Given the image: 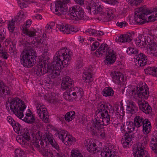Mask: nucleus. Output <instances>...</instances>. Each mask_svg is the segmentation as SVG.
Instances as JSON below:
<instances>
[{"label":"nucleus","mask_w":157,"mask_h":157,"mask_svg":"<svg viewBox=\"0 0 157 157\" xmlns=\"http://www.w3.org/2000/svg\"><path fill=\"white\" fill-rule=\"evenodd\" d=\"M72 56V52L69 49L66 47L60 49L54 57L52 65L48 70L50 78L53 79L58 76L61 65L65 67L68 64Z\"/></svg>","instance_id":"f257e3e1"},{"label":"nucleus","mask_w":157,"mask_h":157,"mask_svg":"<svg viewBox=\"0 0 157 157\" xmlns=\"http://www.w3.org/2000/svg\"><path fill=\"white\" fill-rule=\"evenodd\" d=\"M32 48L31 45L27 42L25 46V49L21 54L20 61L24 67L29 68L36 63V53Z\"/></svg>","instance_id":"f03ea898"},{"label":"nucleus","mask_w":157,"mask_h":157,"mask_svg":"<svg viewBox=\"0 0 157 157\" xmlns=\"http://www.w3.org/2000/svg\"><path fill=\"white\" fill-rule=\"evenodd\" d=\"M6 107L10 109L19 118L21 119L23 118L24 110L26 108L24 101H22L18 98L12 99L11 101H7L6 104Z\"/></svg>","instance_id":"7ed1b4c3"},{"label":"nucleus","mask_w":157,"mask_h":157,"mask_svg":"<svg viewBox=\"0 0 157 157\" xmlns=\"http://www.w3.org/2000/svg\"><path fill=\"white\" fill-rule=\"evenodd\" d=\"M108 45L105 43H102L95 52L96 56L99 57L103 54L106 55V59L105 63L107 65L112 64L115 62L116 59V56L113 53V50L109 49Z\"/></svg>","instance_id":"20e7f679"},{"label":"nucleus","mask_w":157,"mask_h":157,"mask_svg":"<svg viewBox=\"0 0 157 157\" xmlns=\"http://www.w3.org/2000/svg\"><path fill=\"white\" fill-rule=\"evenodd\" d=\"M65 16L73 21H77L85 18L84 11L79 6H75L69 9L66 13Z\"/></svg>","instance_id":"39448f33"},{"label":"nucleus","mask_w":157,"mask_h":157,"mask_svg":"<svg viewBox=\"0 0 157 157\" xmlns=\"http://www.w3.org/2000/svg\"><path fill=\"white\" fill-rule=\"evenodd\" d=\"M33 145L44 157H53V152L48 150L47 143L44 140L37 139L33 143Z\"/></svg>","instance_id":"423d86ee"},{"label":"nucleus","mask_w":157,"mask_h":157,"mask_svg":"<svg viewBox=\"0 0 157 157\" xmlns=\"http://www.w3.org/2000/svg\"><path fill=\"white\" fill-rule=\"evenodd\" d=\"M132 95H136L142 99H147L149 95V89L147 85L140 83L132 91Z\"/></svg>","instance_id":"0eeeda50"},{"label":"nucleus","mask_w":157,"mask_h":157,"mask_svg":"<svg viewBox=\"0 0 157 157\" xmlns=\"http://www.w3.org/2000/svg\"><path fill=\"white\" fill-rule=\"evenodd\" d=\"M75 91L72 89L71 91L70 90H67L64 94V98L67 100H71L73 98L72 97L73 96L75 97V99L78 98L80 100L83 94L82 89L81 88H77Z\"/></svg>","instance_id":"6e6552de"},{"label":"nucleus","mask_w":157,"mask_h":157,"mask_svg":"<svg viewBox=\"0 0 157 157\" xmlns=\"http://www.w3.org/2000/svg\"><path fill=\"white\" fill-rule=\"evenodd\" d=\"M55 4V13L58 16L64 15L67 7L66 4L69 2L70 0H56Z\"/></svg>","instance_id":"1a4fd4ad"},{"label":"nucleus","mask_w":157,"mask_h":157,"mask_svg":"<svg viewBox=\"0 0 157 157\" xmlns=\"http://www.w3.org/2000/svg\"><path fill=\"white\" fill-rule=\"evenodd\" d=\"M37 113L39 117L45 123L49 121V115L46 108L44 105L39 103L37 104L36 106Z\"/></svg>","instance_id":"9d476101"},{"label":"nucleus","mask_w":157,"mask_h":157,"mask_svg":"<svg viewBox=\"0 0 157 157\" xmlns=\"http://www.w3.org/2000/svg\"><path fill=\"white\" fill-rule=\"evenodd\" d=\"M113 12L114 11L112 9L107 8L105 11L104 10L101 13H99L97 19L104 22L110 21L113 18Z\"/></svg>","instance_id":"9b49d317"},{"label":"nucleus","mask_w":157,"mask_h":157,"mask_svg":"<svg viewBox=\"0 0 157 157\" xmlns=\"http://www.w3.org/2000/svg\"><path fill=\"white\" fill-rule=\"evenodd\" d=\"M116 149L113 145H109L101 151V157H120L115 152Z\"/></svg>","instance_id":"f8f14e48"},{"label":"nucleus","mask_w":157,"mask_h":157,"mask_svg":"<svg viewBox=\"0 0 157 157\" xmlns=\"http://www.w3.org/2000/svg\"><path fill=\"white\" fill-rule=\"evenodd\" d=\"M134 59L135 65L138 67L144 66L147 62V56L142 53H140L138 55H136Z\"/></svg>","instance_id":"ddd939ff"},{"label":"nucleus","mask_w":157,"mask_h":157,"mask_svg":"<svg viewBox=\"0 0 157 157\" xmlns=\"http://www.w3.org/2000/svg\"><path fill=\"white\" fill-rule=\"evenodd\" d=\"M56 29H58L63 33L66 34H70L72 32L76 33L78 31L75 27L70 25H64L63 24L57 25Z\"/></svg>","instance_id":"4468645a"},{"label":"nucleus","mask_w":157,"mask_h":157,"mask_svg":"<svg viewBox=\"0 0 157 157\" xmlns=\"http://www.w3.org/2000/svg\"><path fill=\"white\" fill-rule=\"evenodd\" d=\"M87 150L90 152L96 153L99 152L101 148L97 147L96 144L89 139L85 140L84 143Z\"/></svg>","instance_id":"2eb2a0df"},{"label":"nucleus","mask_w":157,"mask_h":157,"mask_svg":"<svg viewBox=\"0 0 157 157\" xmlns=\"http://www.w3.org/2000/svg\"><path fill=\"white\" fill-rule=\"evenodd\" d=\"M43 57V60L44 65L43 66L41 63L40 65H41V68L43 75L47 72H48V70L50 69V67H49L50 58L48 52H44Z\"/></svg>","instance_id":"dca6fc26"},{"label":"nucleus","mask_w":157,"mask_h":157,"mask_svg":"<svg viewBox=\"0 0 157 157\" xmlns=\"http://www.w3.org/2000/svg\"><path fill=\"white\" fill-rule=\"evenodd\" d=\"M74 84V82L70 78L66 76L63 78L62 80L61 86V88L63 90H66L69 89L68 90L71 91L72 88L71 87Z\"/></svg>","instance_id":"f3484780"},{"label":"nucleus","mask_w":157,"mask_h":157,"mask_svg":"<svg viewBox=\"0 0 157 157\" xmlns=\"http://www.w3.org/2000/svg\"><path fill=\"white\" fill-rule=\"evenodd\" d=\"M87 9L90 10L91 14H98L102 11V8L101 6L98 3H90L87 7Z\"/></svg>","instance_id":"a211bd4d"},{"label":"nucleus","mask_w":157,"mask_h":157,"mask_svg":"<svg viewBox=\"0 0 157 157\" xmlns=\"http://www.w3.org/2000/svg\"><path fill=\"white\" fill-rule=\"evenodd\" d=\"M111 76L113 81L116 84H119L124 79V76L121 72L115 71L112 72Z\"/></svg>","instance_id":"6ab92c4d"},{"label":"nucleus","mask_w":157,"mask_h":157,"mask_svg":"<svg viewBox=\"0 0 157 157\" xmlns=\"http://www.w3.org/2000/svg\"><path fill=\"white\" fill-rule=\"evenodd\" d=\"M140 144H138L136 147L133 148V154L134 157H142L144 153V146Z\"/></svg>","instance_id":"aec40b11"},{"label":"nucleus","mask_w":157,"mask_h":157,"mask_svg":"<svg viewBox=\"0 0 157 157\" xmlns=\"http://www.w3.org/2000/svg\"><path fill=\"white\" fill-rule=\"evenodd\" d=\"M134 36L133 33H128L126 34L122 35L116 38V40L119 42L124 43L126 42H129L132 40Z\"/></svg>","instance_id":"412c9836"},{"label":"nucleus","mask_w":157,"mask_h":157,"mask_svg":"<svg viewBox=\"0 0 157 157\" xmlns=\"http://www.w3.org/2000/svg\"><path fill=\"white\" fill-rule=\"evenodd\" d=\"M139 108L144 113L149 114L152 111L151 108L147 102H142L140 100L138 101Z\"/></svg>","instance_id":"4be33fe9"},{"label":"nucleus","mask_w":157,"mask_h":157,"mask_svg":"<svg viewBox=\"0 0 157 157\" xmlns=\"http://www.w3.org/2000/svg\"><path fill=\"white\" fill-rule=\"evenodd\" d=\"M101 125L94 120L93 122V126L90 128V130L92 132L93 135L98 136L101 133Z\"/></svg>","instance_id":"5701e85b"},{"label":"nucleus","mask_w":157,"mask_h":157,"mask_svg":"<svg viewBox=\"0 0 157 157\" xmlns=\"http://www.w3.org/2000/svg\"><path fill=\"white\" fill-rule=\"evenodd\" d=\"M97 108L98 110L96 112L99 113L104 112L106 110H109L110 111L111 110H112V106L109 104L107 105L103 102H100L98 105Z\"/></svg>","instance_id":"b1692460"},{"label":"nucleus","mask_w":157,"mask_h":157,"mask_svg":"<svg viewBox=\"0 0 157 157\" xmlns=\"http://www.w3.org/2000/svg\"><path fill=\"white\" fill-rule=\"evenodd\" d=\"M142 125L143 133L145 134H148L151 131V123L148 119H145V121Z\"/></svg>","instance_id":"393cba45"},{"label":"nucleus","mask_w":157,"mask_h":157,"mask_svg":"<svg viewBox=\"0 0 157 157\" xmlns=\"http://www.w3.org/2000/svg\"><path fill=\"white\" fill-rule=\"evenodd\" d=\"M145 121V119L141 116L136 115L134 119V123L137 128L142 126L143 123Z\"/></svg>","instance_id":"a878e982"},{"label":"nucleus","mask_w":157,"mask_h":157,"mask_svg":"<svg viewBox=\"0 0 157 157\" xmlns=\"http://www.w3.org/2000/svg\"><path fill=\"white\" fill-rule=\"evenodd\" d=\"M25 17V14L21 10L17 13V17L14 18L13 21H16L19 24L23 21Z\"/></svg>","instance_id":"bb28decb"},{"label":"nucleus","mask_w":157,"mask_h":157,"mask_svg":"<svg viewBox=\"0 0 157 157\" xmlns=\"http://www.w3.org/2000/svg\"><path fill=\"white\" fill-rule=\"evenodd\" d=\"M90 70L88 69L85 71L83 74L82 80L84 82L86 83H89L91 81L92 75L90 72Z\"/></svg>","instance_id":"cd10ccee"},{"label":"nucleus","mask_w":157,"mask_h":157,"mask_svg":"<svg viewBox=\"0 0 157 157\" xmlns=\"http://www.w3.org/2000/svg\"><path fill=\"white\" fill-rule=\"evenodd\" d=\"M150 146L151 149L157 155V133L155 134V139H151Z\"/></svg>","instance_id":"c85d7f7f"},{"label":"nucleus","mask_w":157,"mask_h":157,"mask_svg":"<svg viewBox=\"0 0 157 157\" xmlns=\"http://www.w3.org/2000/svg\"><path fill=\"white\" fill-rule=\"evenodd\" d=\"M146 74L152 75L157 77V68L155 67H148L144 69Z\"/></svg>","instance_id":"c756f323"},{"label":"nucleus","mask_w":157,"mask_h":157,"mask_svg":"<svg viewBox=\"0 0 157 157\" xmlns=\"http://www.w3.org/2000/svg\"><path fill=\"white\" fill-rule=\"evenodd\" d=\"M98 116V121H96L101 125H107L109 124L110 121V116L108 117H107L106 118L104 119L100 118V116L101 117V116L100 115Z\"/></svg>","instance_id":"7c9ffc66"},{"label":"nucleus","mask_w":157,"mask_h":157,"mask_svg":"<svg viewBox=\"0 0 157 157\" xmlns=\"http://www.w3.org/2000/svg\"><path fill=\"white\" fill-rule=\"evenodd\" d=\"M110 111L109 110L105 111V112H100L98 113V112H96L95 114L96 115L95 116V121H98V116H101V117L100 116V118H102L103 119L106 118L107 117H109L110 116Z\"/></svg>","instance_id":"2f4dec72"},{"label":"nucleus","mask_w":157,"mask_h":157,"mask_svg":"<svg viewBox=\"0 0 157 157\" xmlns=\"http://www.w3.org/2000/svg\"><path fill=\"white\" fill-rule=\"evenodd\" d=\"M102 93L105 97L112 96L114 94V91L111 88L106 87L102 91Z\"/></svg>","instance_id":"473e14b6"},{"label":"nucleus","mask_w":157,"mask_h":157,"mask_svg":"<svg viewBox=\"0 0 157 157\" xmlns=\"http://www.w3.org/2000/svg\"><path fill=\"white\" fill-rule=\"evenodd\" d=\"M75 117V112L74 111H71L67 113L64 116V118L66 121L69 122L72 121Z\"/></svg>","instance_id":"72a5a7b5"},{"label":"nucleus","mask_w":157,"mask_h":157,"mask_svg":"<svg viewBox=\"0 0 157 157\" xmlns=\"http://www.w3.org/2000/svg\"><path fill=\"white\" fill-rule=\"evenodd\" d=\"M67 132V131L65 130H62L58 133V136L59 138L64 144L66 141V140H64L65 137L68 136Z\"/></svg>","instance_id":"f704fd0d"},{"label":"nucleus","mask_w":157,"mask_h":157,"mask_svg":"<svg viewBox=\"0 0 157 157\" xmlns=\"http://www.w3.org/2000/svg\"><path fill=\"white\" fill-rule=\"evenodd\" d=\"M14 123L12 125L15 132L17 133L21 134L22 131L21 126L17 122Z\"/></svg>","instance_id":"c9c22d12"},{"label":"nucleus","mask_w":157,"mask_h":157,"mask_svg":"<svg viewBox=\"0 0 157 157\" xmlns=\"http://www.w3.org/2000/svg\"><path fill=\"white\" fill-rule=\"evenodd\" d=\"M21 134L22 137H23L26 141H29L30 140V134L28 130L26 129L25 130L24 129Z\"/></svg>","instance_id":"e433bc0d"},{"label":"nucleus","mask_w":157,"mask_h":157,"mask_svg":"<svg viewBox=\"0 0 157 157\" xmlns=\"http://www.w3.org/2000/svg\"><path fill=\"white\" fill-rule=\"evenodd\" d=\"M126 124L127 126V129L128 132H132L135 129L136 126L134 122L131 121H127Z\"/></svg>","instance_id":"4c0bfd02"},{"label":"nucleus","mask_w":157,"mask_h":157,"mask_svg":"<svg viewBox=\"0 0 157 157\" xmlns=\"http://www.w3.org/2000/svg\"><path fill=\"white\" fill-rule=\"evenodd\" d=\"M64 140H66L64 144L66 145H68L69 144H71L76 141L75 138L70 135H68V136L66 137Z\"/></svg>","instance_id":"58836bf2"},{"label":"nucleus","mask_w":157,"mask_h":157,"mask_svg":"<svg viewBox=\"0 0 157 157\" xmlns=\"http://www.w3.org/2000/svg\"><path fill=\"white\" fill-rule=\"evenodd\" d=\"M124 136V139L126 140V141H129L131 143V142L133 139L134 134L132 132H128V133L125 132Z\"/></svg>","instance_id":"ea45409f"},{"label":"nucleus","mask_w":157,"mask_h":157,"mask_svg":"<svg viewBox=\"0 0 157 157\" xmlns=\"http://www.w3.org/2000/svg\"><path fill=\"white\" fill-rule=\"evenodd\" d=\"M21 119L29 124L33 123L35 121L34 117L33 115H32L31 117H25L23 118H22Z\"/></svg>","instance_id":"a19ab883"},{"label":"nucleus","mask_w":157,"mask_h":157,"mask_svg":"<svg viewBox=\"0 0 157 157\" xmlns=\"http://www.w3.org/2000/svg\"><path fill=\"white\" fill-rule=\"evenodd\" d=\"M16 157H26L24 151L20 149H17L15 150Z\"/></svg>","instance_id":"79ce46f5"},{"label":"nucleus","mask_w":157,"mask_h":157,"mask_svg":"<svg viewBox=\"0 0 157 157\" xmlns=\"http://www.w3.org/2000/svg\"><path fill=\"white\" fill-rule=\"evenodd\" d=\"M138 50L137 49L131 47H129L127 50V52L129 55L136 54L138 53Z\"/></svg>","instance_id":"37998d69"},{"label":"nucleus","mask_w":157,"mask_h":157,"mask_svg":"<svg viewBox=\"0 0 157 157\" xmlns=\"http://www.w3.org/2000/svg\"><path fill=\"white\" fill-rule=\"evenodd\" d=\"M71 157H83L82 154L78 150H72L71 152Z\"/></svg>","instance_id":"c03bdc74"},{"label":"nucleus","mask_w":157,"mask_h":157,"mask_svg":"<svg viewBox=\"0 0 157 157\" xmlns=\"http://www.w3.org/2000/svg\"><path fill=\"white\" fill-rule=\"evenodd\" d=\"M83 66V65L82 59L81 58L78 59L76 63V68L77 69H79L81 68H82Z\"/></svg>","instance_id":"a18cd8bd"},{"label":"nucleus","mask_w":157,"mask_h":157,"mask_svg":"<svg viewBox=\"0 0 157 157\" xmlns=\"http://www.w3.org/2000/svg\"><path fill=\"white\" fill-rule=\"evenodd\" d=\"M140 38L141 41L138 46L141 48H144L147 44L146 42V40L144 36L140 37Z\"/></svg>","instance_id":"49530a36"},{"label":"nucleus","mask_w":157,"mask_h":157,"mask_svg":"<svg viewBox=\"0 0 157 157\" xmlns=\"http://www.w3.org/2000/svg\"><path fill=\"white\" fill-rule=\"evenodd\" d=\"M6 29L4 28H1L0 29V38L2 40H4L6 35Z\"/></svg>","instance_id":"de8ad7c7"},{"label":"nucleus","mask_w":157,"mask_h":157,"mask_svg":"<svg viewBox=\"0 0 157 157\" xmlns=\"http://www.w3.org/2000/svg\"><path fill=\"white\" fill-rule=\"evenodd\" d=\"M54 157H66L64 154L60 151H57L53 152Z\"/></svg>","instance_id":"09e8293b"},{"label":"nucleus","mask_w":157,"mask_h":157,"mask_svg":"<svg viewBox=\"0 0 157 157\" xmlns=\"http://www.w3.org/2000/svg\"><path fill=\"white\" fill-rule=\"evenodd\" d=\"M16 140L17 142L20 144H24L26 145L28 144L27 141H26L22 137V136H21L17 137L16 138Z\"/></svg>","instance_id":"8fccbe9b"},{"label":"nucleus","mask_w":157,"mask_h":157,"mask_svg":"<svg viewBox=\"0 0 157 157\" xmlns=\"http://www.w3.org/2000/svg\"><path fill=\"white\" fill-rule=\"evenodd\" d=\"M50 144L52 145V147L56 149L55 151H60L59 147L58 144L56 143V141L54 140L53 141H52Z\"/></svg>","instance_id":"3c124183"},{"label":"nucleus","mask_w":157,"mask_h":157,"mask_svg":"<svg viewBox=\"0 0 157 157\" xmlns=\"http://www.w3.org/2000/svg\"><path fill=\"white\" fill-rule=\"evenodd\" d=\"M127 106L126 110L128 111L130 113L132 114L135 112V111L137 110V109H136L133 108L132 107L128 104H127Z\"/></svg>","instance_id":"603ef678"},{"label":"nucleus","mask_w":157,"mask_h":157,"mask_svg":"<svg viewBox=\"0 0 157 157\" xmlns=\"http://www.w3.org/2000/svg\"><path fill=\"white\" fill-rule=\"evenodd\" d=\"M25 34L29 37H33L36 35V32L34 31L28 30Z\"/></svg>","instance_id":"864d4df0"},{"label":"nucleus","mask_w":157,"mask_h":157,"mask_svg":"<svg viewBox=\"0 0 157 157\" xmlns=\"http://www.w3.org/2000/svg\"><path fill=\"white\" fill-rule=\"evenodd\" d=\"M9 56L7 53L6 52H3V49L1 50V52H0V57H2L4 59H7Z\"/></svg>","instance_id":"5fc2aeb1"},{"label":"nucleus","mask_w":157,"mask_h":157,"mask_svg":"<svg viewBox=\"0 0 157 157\" xmlns=\"http://www.w3.org/2000/svg\"><path fill=\"white\" fill-rule=\"evenodd\" d=\"M149 138L147 136H144L143 139V143H138V144H140L144 146V148H145L146 147V145L147 143V141H148Z\"/></svg>","instance_id":"6e6d98bb"},{"label":"nucleus","mask_w":157,"mask_h":157,"mask_svg":"<svg viewBox=\"0 0 157 157\" xmlns=\"http://www.w3.org/2000/svg\"><path fill=\"white\" fill-rule=\"evenodd\" d=\"M45 134L46 138L50 143L52 142V141H53V140H54L52 137V135L51 133L48 132V133L46 132Z\"/></svg>","instance_id":"4d7b16f0"},{"label":"nucleus","mask_w":157,"mask_h":157,"mask_svg":"<svg viewBox=\"0 0 157 157\" xmlns=\"http://www.w3.org/2000/svg\"><path fill=\"white\" fill-rule=\"evenodd\" d=\"M96 30L93 29H88V30L86 31L87 35L90 36H95Z\"/></svg>","instance_id":"13d9d810"},{"label":"nucleus","mask_w":157,"mask_h":157,"mask_svg":"<svg viewBox=\"0 0 157 157\" xmlns=\"http://www.w3.org/2000/svg\"><path fill=\"white\" fill-rule=\"evenodd\" d=\"M13 20L11 21V22H10L9 25L8 29L11 32H13L14 30L15 27L13 23Z\"/></svg>","instance_id":"bf43d9fd"},{"label":"nucleus","mask_w":157,"mask_h":157,"mask_svg":"<svg viewBox=\"0 0 157 157\" xmlns=\"http://www.w3.org/2000/svg\"><path fill=\"white\" fill-rule=\"evenodd\" d=\"M151 53L154 56H157V45L151 49Z\"/></svg>","instance_id":"052dcab7"},{"label":"nucleus","mask_w":157,"mask_h":157,"mask_svg":"<svg viewBox=\"0 0 157 157\" xmlns=\"http://www.w3.org/2000/svg\"><path fill=\"white\" fill-rule=\"evenodd\" d=\"M127 104L130 105L131 106H132L133 107V108L136 109H137L138 108L137 107L136 105L135 104V103L133 101H132L128 100L127 101Z\"/></svg>","instance_id":"680f3d73"},{"label":"nucleus","mask_w":157,"mask_h":157,"mask_svg":"<svg viewBox=\"0 0 157 157\" xmlns=\"http://www.w3.org/2000/svg\"><path fill=\"white\" fill-rule=\"evenodd\" d=\"M99 43L98 42L95 41L92 45L91 50L92 51L95 50L99 46Z\"/></svg>","instance_id":"e2e57ef3"},{"label":"nucleus","mask_w":157,"mask_h":157,"mask_svg":"<svg viewBox=\"0 0 157 157\" xmlns=\"http://www.w3.org/2000/svg\"><path fill=\"white\" fill-rule=\"evenodd\" d=\"M121 143L123 147L125 148L128 147L129 145H130L131 144L129 141H126L124 139L121 141Z\"/></svg>","instance_id":"0e129e2a"},{"label":"nucleus","mask_w":157,"mask_h":157,"mask_svg":"<svg viewBox=\"0 0 157 157\" xmlns=\"http://www.w3.org/2000/svg\"><path fill=\"white\" fill-rule=\"evenodd\" d=\"M116 25L119 27L123 28L126 26L128 25V23L125 22H118Z\"/></svg>","instance_id":"69168bd1"},{"label":"nucleus","mask_w":157,"mask_h":157,"mask_svg":"<svg viewBox=\"0 0 157 157\" xmlns=\"http://www.w3.org/2000/svg\"><path fill=\"white\" fill-rule=\"evenodd\" d=\"M5 86L4 85H3L0 89V96L1 97L2 96V95L5 93L6 91V89H5V86Z\"/></svg>","instance_id":"338daca9"},{"label":"nucleus","mask_w":157,"mask_h":157,"mask_svg":"<svg viewBox=\"0 0 157 157\" xmlns=\"http://www.w3.org/2000/svg\"><path fill=\"white\" fill-rule=\"evenodd\" d=\"M29 27H28V26L26 25L25 24L21 26V28L22 30L24 31V33H25L26 32H27L29 30L28 28Z\"/></svg>","instance_id":"774afa93"}]
</instances>
